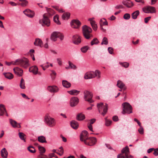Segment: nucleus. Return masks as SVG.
<instances>
[{
  "mask_svg": "<svg viewBox=\"0 0 158 158\" xmlns=\"http://www.w3.org/2000/svg\"><path fill=\"white\" fill-rule=\"evenodd\" d=\"M82 31L83 35L86 39H89L92 36L91 34L92 31V29L86 25H85L82 27Z\"/></svg>",
  "mask_w": 158,
  "mask_h": 158,
  "instance_id": "f257e3e1",
  "label": "nucleus"
},
{
  "mask_svg": "<svg viewBox=\"0 0 158 158\" xmlns=\"http://www.w3.org/2000/svg\"><path fill=\"white\" fill-rule=\"evenodd\" d=\"M100 72L98 70H96L94 72L90 71L86 73L84 76V78L88 79L95 77L97 76L98 78L100 77Z\"/></svg>",
  "mask_w": 158,
  "mask_h": 158,
  "instance_id": "f03ea898",
  "label": "nucleus"
},
{
  "mask_svg": "<svg viewBox=\"0 0 158 158\" xmlns=\"http://www.w3.org/2000/svg\"><path fill=\"white\" fill-rule=\"evenodd\" d=\"M108 104H105L104 105L103 103L101 102L97 104V106L99 113H101V111L103 110V112L101 113L103 116H104L108 110Z\"/></svg>",
  "mask_w": 158,
  "mask_h": 158,
  "instance_id": "7ed1b4c3",
  "label": "nucleus"
},
{
  "mask_svg": "<svg viewBox=\"0 0 158 158\" xmlns=\"http://www.w3.org/2000/svg\"><path fill=\"white\" fill-rule=\"evenodd\" d=\"M14 64L19 65L25 68H27L29 65L28 60L26 58L17 59L15 60V62Z\"/></svg>",
  "mask_w": 158,
  "mask_h": 158,
  "instance_id": "20e7f679",
  "label": "nucleus"
},
{
  "mask_svg": "<svg viewBox=\"0 0 158 158\" xmlns=\"http://www.w3.org/2000/svg\"><path fill=\"white\" fill-rule=\"evenodd\" d=\"M123 110L122 113L123 114L125 113L130 114L132 112V108L131 105L127 102H124L122 104Z\"/></svg>",
  "mask_w": 158,
  "mask_h": 158,
  "instance_id": "39448f33",
  "label": "nucleus"
},
{
  "mask_svg": "<svg viewBox=\"0 0 158 158\" xmlns=\"http://www.w3.org/2000/svg\"><path fill=\"white\" fill-rule=\"evenodd\" d=\"M44 121L50 127H52L55 125V119L51 117L48 114H46L44 117Z\"/></svg>",
  "mask_w": 158,
  "mask_h": 158,
  "instance_id": "423d86ee",
  "label": "nucleus"
},
{
  "mask_svg": "<svg viewBox=\"0 0 158 158\" xmlns=\"http://www.w3.org/2000/svg\"><path fill=\"white\" fill-rule=\"evenodd\" d=\"M84 98L85 100L89 103H92L93 101L92 99L93 94L91 92L88 90H85L84 92Z\"/></svg>",
  "mask_w": 158,
  "mask_h": 158,
  "instance_id": "0eeeda50",
  "label": "nucleus"
},
{
  "mask_svg": "<svg viewBox=\"0 0 158 158\" xmlns=\"http://www.w3.org/2000/svg\"><path fill=\"white\" fill-rule=\"evenodd\" d=\"M43 18L42 20H40L39 23L43 26H46L48 27L50 25V21L48 17L46 16L45 14L43 15Z\"/></svg>",
  "mask_w": 158,
  "mask_h": 158,
  "instance_id": "6e6552de",
  "label": "nucleus"
},
{
  "mask_svg": "<svg viewBox=\"0 0 158 158\" xmlns=\"http://www.w3.org/2000/svg\"><path fill=\"white\" fill-rule=\"evenodd\" d=\"M97 141L95 137H89L84 141L85 143L90 146H93L95 144Z\"/></svg>",
  "mask_w": 158,
  "mask_h": 158,
  "instance_id": "1a4fd4ad",
  "label": "nucleus"
},
{
  "mask_svg": "<svg viewBox=\"0 0 158 158\" xmlns=\"http://www.w3.org/2000/svg\"><path fill=\"white\" fill-rule=\"evenodd\" d=\"M143 10L146 13H156V9L154 7L148 6L143 8Z\"/></svg>",
  "mask_w": 158,
  "mask_h": 158,
  "instance_id": "9d476101",
  "label": "nucleus"
},
{
  "mask_svg": "<svg viewBox=\"0 0 158 158\" xmlns=\"http://www.w3.org/2000/svg\"><path fill=\"white\" fill-rule=\"evenodd\" d=\"M72 27L74 28H78L81 24L80 21L77 20H73L71 23Z\"/></svg>",
  "mask_w": 158,
  "mask_h": 158,
  "instance_id": "9b49d317",
  "label": "nucleus"
},
{
  "mask_svg": "<svg viewBox=\"0 0 158 158\" xmlns=\"http://www.w3.org/2000/svg\"><path fill=\"white\" fill-rule=\"evenodd\" d=\"M79 99L77 97H72L70 100V105L72 107L76 106L79 102Z\"/></svg>",
  "mask_w": 158,
  "mask_h": 158,
  "instance_id": "f8f14e48",
  "label": "nucleus"
},
{
  "mask_svg": "<svg viewBox=\"0 0 158 158\" xmlns=\"http://www.w3.org/2000/svg\"><path fill=\"white\" fill-rule=\"evenodd\" d=\"M88 132L86 131H83L81 134L80 140L81 141H85L88 138Z\"/></svg>",
  "mask_w": 158,
  "mask_h": 158,
  "instance_id": "ddd939ff",
  "label": "nucleus"
},
{
  "mask_svg": "<svg viewBox=\"0 0 158 158\" xmlns=\"http://www.w3.org/2000/svg\"><path fill=\"white\" fill-rule=\"evenodd\" d=\"M81 42V37L77 35H75L73 37V42L76 44H79Z\"/></svg>",
  "mask_w": 158,
  "mask_h": 158,
  "instance_id": "4468645a",
  "label": "nucleus"
},
{
  "mask_svg": "<svg viewBox=\"0 0 158 158\" xmlns=\"http://www.w3.org/2000/svg\"><path fill=\"white\" fill-rule=\"evenodd\" d=\"M23 13L27 16L30 18L33 17L35 15L34 11L29 9L23 11Z\"/></svg>",
  "mask_w": 158,
  "mask_h": 158,
  "instance_id": "2eb2a0df",
  "label": "nucleus"
},
{
  "mask_svg": "<svg viewBox=\"0 0 158 158\" xmlns=\"http://www.w3.org/2000/svg\"><path fill=\"white\" fill-rule=\"evenodd\" d=\"M48 90L51 93H55L58 91V88L56 86H48Z\"/></svg>",
  "mask_w": 158,
  "mask_h": 158,
  "instance_id": "dca6fc26",
  "label": "nucleus"
},
{
  "mask_svg": "<svg viewBox=\"0 0 158 158\" xmlns=\"http://www.w3.org/2000/svg\"><path fill=\"white\" fill-rule=\"evenodd\" d=\"M15 73L19 76H21L23 73V70L19 68H16L14 69Z\"/></svg>",
  "mask_w": 158,
  "mask_h": 158,
  "instance_id": "f3484780",
  "label": "nucleus"
},
{
  "mask_svg": "<svg viewBox=\"0 0 158 158\" xmlns=\"http://www.w3.org/2000/svg\"><path fill=\"white\" fill-rule=\"evenodd\" d=\"M10 123L12 126L14 128L18 127L20 128L21 126L19 123H18L16 121L13 120L12 119H10Z\"/></svg>",
  "mask_w": 158,
  "mask_h": 158,
  "instance_id": "a211bd4d",
  "label": "nucleus"
},
{
  "mask_svg": "<svg viewBox=\"0 0 158 158\" xmlns=\"http://www.w3.org/2000/svg\"><path fill=\"white\" fill-rule=\"evenodd\" d=\"M38 71V68L36 66H32L29 69V71L35 75L37 74Z\"/></svg>",
  "mask_w": 158,
  "mask_h": 158,
  "instance_id": "6ab92c4d",
  "label": "nucleus"
},
{
  "mask_svg": "<svg viewBox=\"0 0 158 158\" xmlns=\"http://www.w3.org/2000/svg\"><path fill=\"white\" fill-rule=\"evenodd\" d=\"M5 112L6 113V109L4 105L3 104L0 105V116L2 115ZM6 115L7 116L8 115L6 113Z\"/></svg>",
  "mask_w": 158,
  "mask_h": 158,
  "instance_id": "aec40b11",
  "label": "nucleus"
},
{
  "mask_svg": "<svg viewBox=\"0 0 158 158\" xmlns=\"http://www.w3.org/2000/svg\"><path fill=\"white\" fill-rule=\"evenodd\" d=\"M71 127L74 129H77L78 127V123L75 120H72L70 123Z\"/></svg>",
  "mask_w": 158,
  "mask_h": 158,
  "instance_id": "412c9836",
  "label": "nucleus"
},
{
  "mask_svg": "<svg viewBox=\"0 0 158 158\" xmlns=\"http://www.w3.org/2000/svg\"><path fill=\"white\" fill-rule=\"evenodd\" d=\"M8 152L5 148H3L1 151V156L3 158H7Z\"/></svg>",
  "mask_w": 158,
  "mask_h": 158,
  "instance_id": "4be33fe9",
  "label": "nucleus"
},
{
  "mask_svg": "<svg viewBox=\"0 0 158 158\" xmlns=\"http://www.w3.org/2000/svg\"><path fill=\"white\" fill-rule=\"evenodd\" d=\"M121 153L123 154L125 153V156L130 153L129 149L127 146H126L125 148H123L121 150Z\"/></svg>",
  "mask_w": 158,
  "mask_h": 158,
  "instance_id": "5701e85b",
  "label": "nucleus"
},
{
  "mask_svg": "<svg viewBox=\"0 0 158 158\" xmlns=\"http://www.w3.org/2000/svg\"><path fill=\"white\" fill-rule=\"evenodd\" d=\"M34 44L36 46H38L42 47L43 46V42L42 41L39 39H36L34 42Z\"/></svg>",
  "mask_w": 158,
  "mask_h": 158,
  "instance_id": "b1692460",
  "label": "nucleus"
},
{
  "mask_svg": "<svg viewBox=\"0 0 158 158\" xmlns=\"http://www.w3.org/2000/svg\"><path fill=\"white\" fill-rule=\"evenodd\" d=\"M68 92L70 94L73 95H77L79 93L80 91L76 89H73L68 91Z\"/></svg>",
  "mask_w": 158,
  "mask_h": 158,
  "instance_id": "393cba45",
  "label": "nucleus"
},
{
  "mask_svg": "<svg viewBox=\"0 0 158 158\" xmlns=\"http://www.w3.org/2000/svg\"><path fill=\"white\" fill-rule=\"evenodd\" d=\"M62 85L64 87L67 88L70 87L71 86L70 83L66 80L62 81Z\"/></svg>",
  "mask_w": 158,
  "mask_h": 158,
  "instance_id": "a878e982",
  "label": "nucleus"
},
{
  "mask_svg": "<svg viewBox=\"0 0 158 158\" xmlns=\"http://www.w3.org/2000/svg\"><path fill=\"white\" fill-rule=\"evenodd\" d=\"M123 3L127 7L129 8L133 6V3L130 1L128 2L126 1H123Z\"/></svg>",
  "mask_w": 158,
  "mask_h": 158,
  "instance_id": "bb28decb",
  "label": "nucleus"
},
{
  "mask_svg": "<svg viewBox=\"0 0 158 158\" xmlns=\"http://www.w3.org/2000/svg\"><path fill=\"white\" fill-rule=\"evenodd\" d=\"M85 118V115L81 113L78 114L76 117L77 119L79 121L83 120Z\"/></svg>",
  "mask_w": 158,
  "mask_h": 158,
  "instance_id": "cd10ccee",
  "label": "nucleus"
},
{
  "mask_svg": "<svg viewBox=\"0 0 158 158\" xmlns=\"http://www.w3.org/2000/svg\"><path fill=\"white\" fill-rule=\"evenodd\" d=\"M139 14V11L138 10H137L133 12L131 14L132 18L133 19H136L137 18V16Z\"/></svg>",
  "mask_w": 158,
  "mask_h": 158,
  "instance_id": "c85d7f7f",
  "label": "nucleus"
},
{
  "mask_svg": "<svg viewBox=\"0 0 158 158\" xmlns=\"http://www.w3.org/2000/svg\"><path fill=\"white\" fill-rule=\"evenodd\" d=\"M5 77L9 79H11L13 78V75L10 73H4Z\"/></svg>",
  "mask_w": 158,
  "mask_h": 158,
  "instance_id": "c756f323",
  "label": "nucleus"
},
{
  "mask_svg": "<svg viewBox=\"0 0 158 158\" xmlns=\"http://www.w3.org/2000/svg\"><path fill=\"white\" fill-rule=\"evenodd\" d=\"M70 16V14L69 12H66L64 13L62 16V18L63 19L67 20Z\"/></svg>",
  "mask_w": 158,
  "mask_h": 158,
  "instance_id": "7c9ffc66",
  "label": "nucleus"
},
{
  "mask_svg": "<svg viewBox=\"0 0 158 158\" xmlns=\"http://www.w3.org/2000/svg\"><path fill=\"white\" fill-rule=\"evenodd\" d=\"M45 8L49 16L53 15L55 13V11L51 8H48L47 7H45Z\"/></svg>",
  "mask_w": 158,
  "mask_h": 158,
  "instance_id": "2f4dec72",
  "label": "nucleus"
},
{
  "mask_svg": "<svg viewBox=\"0 0 158 158\" xmlns=\"http://www.w3.org/2000/svg\"><path fill=\"white\" fill-rule=\"evenodd\" d=\"M38 140L40 143H46L47 142L45 138L43 136H40L38 137Z\"/></svg>",
  "mask_w": 158,
  "mask_h": 158,
  "instance_id": "473e14b6",
  "label": "nucleus"
},
{
  "mask_svg": "<svg viewBox=\"0 0 158 158\" xmlns=\"http://www.w3.org/2000/svg\"><path fill=\"white\" fill-rule=\"evenodd\" d=\"M100 24L101 27H102L103 25H108V22L105 19H103L100 20Z\"/></svg>",
  "mask_w": 158,
  "mask_h": 158,
  "instance_id": "72a5a7b5",
  "label": "nucleus"
},
{
  "mask_svg": "<svg viewBox=\"0 0 158 158\" xmlns=\"http://www.w3.org/2000/svg\"><path fill=\"white\" fill-rule=\"evenodd\" d=\"M19 86L20 88L22 89H25L26 88L25 85V81L23 78H22L20 80Z\"/></svg>",
  "mask_w": 158,
  "mask_h": 158,
  "instance_id": "f704fd0d",
  "label": "nucleus"
},
{
  "mask_svg": "<svg viewBox=\"0 0 158 158\" xmlns=\"http://www.w3.org/2000/svg\"><path fill=\"white\" fill-rule=\"evenodd\" d=\"M53 20L54 22L57 24L60 25L61 24L59 20L58 16L57 15H56L54 17Z\"/></svg>",
  "mask_w": 158,
  "mask_h": 158,
  "instance_id": "c9c22d12",
  "label": "nucleus"
},
{
  "mask_svg": "<svg viewBox=\"0 0 158 158\" xmlns=\"http://www.w3.org/2000/svg\"><path fill=\"white\" fill-rule=\"evenodd\" d=\"M117 86L120 89L123 88L124 86V84L120 80L118 81L117 84Z\"/></svg>",
  "mask_w": 158,
  "mask_h": 158,
  "instance_id": "e433bc0d",
  "label": "nucleus"
},
{
  "mask_svg": "<svg viewBox=\"0 0 158 158\" xmlns=\"http://www.w3.org/2000/svg\"><path fill=\"white\" fill-rule=\"evenodd\" d=\"M19 1L21 2L20 5L23 6H26L28 3V2L27 0H19Z\"/></svg>",
  "mask_w": 158,
  "mask_h": 158,
  "instance_id": "4c0bfd02",
  "label": "nucleus"
},
{
  "mask_svg": "<svg viewBox=\"0 0 158 158\" xmlns=\"http://www.w3.org/2000/svg\"><path fill=\"white\" fill-rule=\"evenodd\" d=\"M99 42V41L97 38H94L91 42V45H93L94 44H98Z\"/></svg>",
  "mask_w": 158,
  "mask_h": 158,
  "instance_id": "58836bf2",
  "label": "nucleus"
},
{
  "mask_svg": "<svg viewBox=\"0 0 158 158\" xmlns=\"http://www.w3.org/2000/svg\"><path fill=\"white\" fill-rule=\"evenodd\" d=\"M39 149L41 155H42L45 152V149L43 147L39 146Z\"/></svg>",
  "mask_w": 158,
  "mask_h": 158,
  "instance_id": "ea45409f",
  "label": "nucleus"
},
{
  "mask_svg": "<svg viewBox=\"0 0 158 158\" xmlns=\"http://www.w3.org/2000/svg\"><path fill=\"white\" fill-rule=\"evenodd\" d=\"M28 150L31 153H34L35 152V150L32 146H29L27 148Z\"/></svg>",
  "mask_w": 158,
  "mask_h": 158,
  "instance_id": "a19ab883",
  "label": "nucleus"
},
{
  "mask_svg": "<svg viewBox=\"0 0 158 158\" xmlns=\"http://www.w3.org/2000/svg\"><path fill=\"white\" fill-rule=\"evenodd\" d=\"M89 47L88 46H86L82 47L81 49V51L83 53H85L88 50Z\"/></svg>",
  "mask_w": 158,
  "mask_h": 158,
  "instance_id": "79ce46f5",
  "label": "nucleus"
},
{
  "mask_svg": "<svg viewBox=\"0 0 158 158\" xmlns=\"http://www.w3.org/2000/svg\"><path fill=\"white\" fill-rule=\"evenodd\" d=\"M19 135L20 138L22 140H24V141L25 142V140L24 137L25 136V135L22 132H19Z\"/></svg>",
  "mask_w": 158,
  "mask_h": 158,
  "instance_id": "37998d69",
  "label": "nucleus"
},
{
  "mask_svg": "<svg viewBox=\"0 0 158 158\" xmlns=\"http://www.w3.org/2000/svg\"><path fill=\"white\" fill-rule=\"evenodd\" d=\"M108 44V40L107 38L104 37L102 39V42L101 43V44H103L107 45Z\"/></svg>",
  "mask_w": 158,
  "mask_h": 158,
  "instance_id": "c03bdc74",
  "label": "nucleus"
},
{
  "mask_svg": "<svg viewBox=\"0 0 158 158\" xmlns=\"http://www.w3.org/2000/svg\"><path fill=\"white\" fill-rule=\"evenodd\" d=\"M130 18V14L128 13H126L123 16V18L124 19L128 20Z\"/></svg>",
  "mask_w": 158,
  "mask_h": 158,
  "instance_id": "a18cd8bd",
  "label": "nucleus"
},
{
  "mask_svg": "<svg viewBox=\"0 0 158 158\" xmlns=\"http://www.w3.org/2000/svg\"><path fill=\"white\" fill-rule=\"evenodd\" d=\"M120 64L122 66L126 68L128 67L129 65V64L127 62L120 63Z\"/></svg>",
  "mask_w": 158,
  "mask_h": 158,
  "instance_id": "49530a36",
  "label": "nucleus"
},
{
  "mask_svg": "<svg viewBox=\"0 0 158 158\" xmlns=\"http://www.w3.org/2000/svg\"><path fill=\"white\" fill-rule=\"evenodd\" d=\"M106 125V126H109L111 124L112 121L108 120L106 118H105Z\"/></svg>",
  "mask_w": 158,
  "mask_h": 158,
  "instance_id": "de8ad7c7",
  "label": "nucleus"
},
{
  "mask_svg": "<svg viewBox=\"0 0 158 158\" xmlns=\"http://www.w3.org/2000/svg\"><path fill=\"white\" fill-rule=\"evenodd\" d=\"M69 67L73 69H76V66L71 63L70 61H69Z\"/></svg>",
  "mask_w": 158,
  "mask_h": 158,
  "instance_id": "09e8293b",
  "label": "nucleus"
},
{
  "mask_svg": "<svg viewBox=\"0 0 158 158\" xmlns=\"http://www.w3.org/2000/svg\"><path fill=\"white\" fill-rule=\"evenodd\" d=\"M91 25L92 26L94 30V31H96L97 30V26L95 23H94Z\"/></svg>",
  "mask_w": 158,
  "mask_h": 158,
  "instance_id": "8fccbe9b",
  "label": "nucleus"
},
{
  "mask_svg": "<svg viewBox=\"0 0 158 158\" xmlns=\"http://www.w3.org/2000/svg\"><path fill=\"white\" fill-rule=\"evenodd\" d=\"M59 34V32L57 31H55L52 33V36H55L57 38L58 37Z\"/></svg>",
  "mask_w": 158,
  "mask_h": 158,
  "instance_id": "3c124183",
  "label": "nucleus"
},
{
  "mask_svg": "<svg viewBox=\"0 0 158 158\" xmlns=\"http://www.w3.org/2000/svg\"><path fill=\"white\" fill-rule=\"evenodd\" d=\"M140 127L138 130V131L139 133L141 134H143V128L141 126Z\"/></svg>",
  "mask_w": 158,
  "mask_h": 158,
  "instance_id": "603ef678",
  "label": "nucleus"
},
{
  "mask_svg": "<svg viewBox=\"0 0 158 158\" xmlns=\"http://www.w3.org/2000/svg\"><path fill=\"white\" fill-rule=\"evenodd\" d=\"M154 152L153 154L155 156L158 155V148L154 149Z\"/></svg>",
  "mask_w": 158,
  "mask_h": 158,
  "instance_id": "864d4df0",
  "label": "nucleus"
},
{
  "mask_svg": "<svg viewBox=\"0 0 158 158\" xmlns=\"http://www.w3.org/2000/svg\"><path fill=\"white\" fill-rule=\"evenodd\" d=\"M58 37L60 38L61 40H62L64 39V36L62 33L59 32Z\"/></svg>",
  "mask_w": 158,
  "mask_h": 158,
  "instance_id": "5fc2aeb1",
  "label": "nucleus"
},
{
  "mask_svg": "<svg viewBox=\"0 0 158 158\" xmlns=\"http://www.w3.org/2000/svg\"><path fill=\"white\" fill-rule=\"evenodd\" d=\"M117 158H126V157L123 155V154L120 153L118 155Z\"/></svg>",
  "mask_w": 158,
  "mask_h": 158,
  "instance_id": "6e6d98bb",
  "label": "nucleus"
},
{
  "mask_svg": "<svg viewBox=\"0 0 158 158\" xmlns=\"http://www.w3.org/2000/svg\"><path fill=\"white\" fill-rule=\"evenodd\" d=\"M88 127L89 129V130L91 131L94 132V131L93 130V127L92 125L91 124H88Z\"/></svg>",
  "mask_w": 158,
  "mask_h": 158,
  "instance_id": "4d7b16f0",
  "label": "nucleus"
},
{
  "mask_svg": "<svg viewBox=\"0 0 158 158\" xmlns=\"http://www.w3.org/2000/svg\"><path fill=\"white\" fill-rule=\"evenodd\" d=\"M108 51L110 54H112L113 52V50L112 48L110 47L108 48Z\"/></svg>",
  "mask_w": 158,
  "mask_h": 158,
  "instance_id": "13d9d810",
  "label": "nucleus"
},
{
  "mask_svg": "<svg viewBox=\"0 0 158 158\" xmlns=\"http://www.w3.org/2000/svg\"><path fill=\"white\" fill-rule=\"evenodd\" d=\"M151 17L150 16L144 19V22L146 23H147L149 20L151 19Z\"/></svg>",
  "mask_w": 158,
  "mask_h": 158,
  "instance_id": "bf43d9fd",
  "label": "nucleus"
},
{
  "mask_svg": "<svg viewBox=\"0 0 158 158\" xmlns=\"http://www.w3.org/2000/svg\"><path fill=\"white\" fill-rule=\"evenodd\" d=\"M113 120L114 121H117L118 120V117L117 116H114L113 117Z\"/></svg>",
  "mask_w": 158,
  "mask_h": 158,
  "instance_id": "052dcab7",
  "label": "nucleus"
},
{
  "mask_svg": "<svg viewBox=\"0 0 158 158\" xmlns=\"http://www.w3.org/2000/svg\"><path fill=\"white\" fill-rule=\"evenodd\" d=\"M95 121L96 119L94 118L90 119V123L89 124H91L92 125V124L95 122Z\"/></svg>",
  "mask_w": 158,
  "mask_h": 158,
  "instance_id": "680f3d73",
  "label": "nucleus"
},
{
  "mask_svg": "<svg viewBox=\"0 0 158 158\" xmlns=\"http://www.w3.org/2000/svg\"><path fill=\"white\" fill-rule=\"evenodd\" d=\"M93 19V18H89V19L88 20L90 22L91 24H93L94 23H95V21Z\"/></svg>",
  "mask_w": 158,
  "mask_h": 158,
  "instance_id": "e2e57ef3",
  "label": "nucleus"
},
{
  "mask_svg": "<svg viewBox=\"0 0 158 158\" xmlns=\"http://www.w3.org/2000/svg\"><path fill=\"white\" fill-rule=\"evenodd\" d=\"M51 39L53 40L54 41H56L57 40V38L56 36H52V34L51 36Z\"/></svg>",
  "mask_w": 158,
  "mask_h": 158,
  "instance_id": "0e129e2a",
  "label": "nucleus"
},
{
  "mask_svg": "<svg viewBox=\"0 0 158 158\" xmlns=\"http://www.w3.org/2000/svg\"><path fill=\"white\" fill-rule=\"evenodd\" d=\"M115 8L116 9H118L119 8H123V7L122 5H118L115 6Z\"/></svg>",
  "mask_w": 158,
  "mask_h": 158,
  "instance_id": "69168bd1",
  "label": "nucleus"
},
{
  "mask_svg": "<svg viewBox=\"0 0 158 158\" xmlns=\"http://www.w3.org/2000/svg\"><path fill=\"white\" fill-rule=\"evenodd\" d=\"M22 96L24 98H26L27 99H30V98L27 97V96L25 94H21Z\"/></svg>",
  "mask_w": 158,
  "mask_h": 158,
  "instance_id": "338daca9",
  "label": "nucleus"
},
{
  "mask_svg": "<svg viewBox=\"0 0 158 158\" xmlns=\"http://www.w3.org/2000/svg\"><path fill=\"white\" fill-rule=\"evenodd\" d=\"M125 156L127 158H134V156L131 155H129V154H127V155H125Z\"/></svg>",
  "mask_w": 158,
  "mask_h": 158,
  "instance_id": "774afa93",
  "label": "nucleus"
}]
</instances>
